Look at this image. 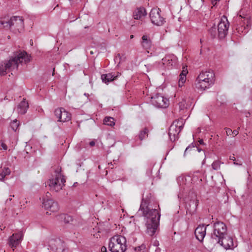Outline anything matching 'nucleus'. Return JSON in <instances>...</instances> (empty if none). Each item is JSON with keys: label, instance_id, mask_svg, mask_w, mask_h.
I'll list each match as a JSON object with an SVG mask.
<instances>
[{"label": "nucleus", "instance_id": "2f4dec72", "mask_svg": "<svg viewBox=\"0 0 252 252\" xmlns=\"http://www.w3.org/2000/svg\"><path fill=\"white\" fill-rule=\"evenodd\" d=\"M209 32L210 33L212 37L214 38L216 36L218 33L216 31V28L215 27H212L209 30Z\"/></svg>", "mask_w": 252, "mask_h": 252}, {"label": "nucleus", "instance_id": "c85d7f7f", "mask_svg": "<svg viewBox=\"0 0 252 252\" xmlns=\"http://www.w3.org/2000/svg\"><path fill=\"white\" fill-rule=\"evenodd\" d=\"M19 122L17 120H15L11 123L10 126L14 131H16L19 126Z\"/></svg>", "mask_w": 252, "mask_h": 252}, {"label": "nucleus", "instance_id": "473e14b6", "mask_svg": "<svg viewBox=\"0 0 252 252\" xmlns=\"http://www.w3.org/2000/svg\"><path fill=\"white\" fill-rule=\"evenodd\" d=\"M51 194L50 192H47L44 196L42 197V201L44 200V199H45V200H48V199H52L51 198Z\"/></svg>", "mask_w": 252, "mask_h": 252}, {"label": "nucleus", "instance_id": "f257e3e1", "mask_svg": "<svg viewBox=\"0 0 252 252\" xmlns=\"http://www.w3.org/2000/svg\"><path fill=\"white\" fill-rule=\"evenodd\" d=\"M149 198H143L139 211H141L142 216L146 219V233L149 235L152 236L155 234L158 226L160 215L157 209H150L149 208Z\"/></svg>", "mask_w": 252, "mask_h": 252}, {"label": "nucleus", "instance_id": "20e7f679", "mask_svg": "<svg viewBox=\"0 0 252 252\" xmlns=\"http://www.w3.org/2000/svg\"><path fill=\"white\" fill-rule=\"evenodd\" d=\"M126 247V240L124 236L117 235L110 239L109 249L111 252H125Z\"/></svg>", "mask_w": 252, "mask_h": 252}, {"label": "nucleus", "instance_id": "c9c22d12", "mask_svg": "<svg viewBox=\"0 0 252 252\" xmlns=\"http://www.w3.org/2000/svg\"><path fill=\"white\" fill-rule=\"evenodd\" d=\"M233 164L238 166H241L242 165V163L241 160L237 159L234 161Z\"/></svg>", "mask_w": 252, "mask_h": 252}, {"label": "nucleus", "instance_id": "1a4fd4ad", "mask_svg": "<svg viewBox=\"0 0 252 252\" xmlns=\"http://www.w3.org/2000/svg\"><path fill=\"white\" fill-rule=\"evenodd\" d=\"M161 10L158 8H153L150 13L152 23L156 26H162L165 22V19L160 15Z\"/></svg>", "mask_w": 252, "mask_h": 252}, {"label": "nucleus", "instance_id": "b1692460", "mask_svg": "<svg viewBox=\"0 0 252 252\" xmlns=\"http://www.w3.org/2000/svg\"><path fill=\"white\" fill-rule=\"evenodd\" d=\"M141 45L145 49H149L152 46V41L147 35H143L142 38Z\"/></svg>", "mask_w": 252, "mask_h": 252}, {"label": "nucleus", "instance_id": "f03ea898", "mask_svg": "<svg viewBox=\"0 0 252 252\" xmlns=\"http://www.w3.org/2000/svg\"><path fill=\"white\" fill-rule=\"evenodd\" d=\"M30 60V58L26 52L19 50L14 52L13 56L8 61L0 63V74L4 75L7 73V71L17 69L19 63H27Z\"/></svg>", "mask_w": 252, "mask_h": 252}, {"label": "nucleus", "instance_id": "79ce46f5", "mask_svg": "<svg viewBox=\"0 0 252 252\" xmlns=\"http://www.w3.org/2000/svg\"><path fill=\"white\" fill-rule=\"evenodd\" d=\"M101 252H107L106 248L104 246L101 247Z\"/></svg>", "mask_w": 252, "mask_h": 252}, {"label": "nucleus", "instance_id": "c03bdc74", "mask_svg": "<svg viewBox=\"0 0 252 252\" xmlns=\"http://www.w3.org/2000/svg\"><path fill=\"white\" fill-rule=\"evenodd\" d=\"M199 144H200V145H203V144H204V142H203V139H200V140H199Z\"/></svg>", "mask_w": 252, "mask_h": 252}, {"label": "nucleus", "instance_id": "09e8293b", "mask_svg": "<svg viewBox=\"0 0 252 252\" xmlns=\"http://www.w3.org/2000/svg\"><path fill=\"white\" fill-rule=\"evenodd\" d=\"M4 99H5V100H6H6H7V99H8V98H7V96H6L4 97Z\"/></svg>", "mask_w": 252, "mask_h": 252}, {"label": "nucleus", "instance_id": "f704fd0d", "mask_svg": "<svg viewBox=\"0 0 252 252\" xmlns=\"http://www.w3.org/2000/svg\"><path fill=\"white\" fill-rule=\"evenodd\" d=\"M185 102L183 101L179 103V107L181 110H183L185 108H186L185 106Z\"/></svg>", "mask_w": 252, "mask_h": 252}, {"label": "nucleus", "instance_id": "72a5a7b5", "mask_svg": "<svg viewBox=\"0 0 252 252\" xmlns=\"http://www.w3.org/2000/svg\"><path fill=\"white\" fill-rule=\"evenodd\" d=\"M225 129L226 130V133L227 135L229 136L232 134V130L230 128L225 127Z\"/></svg>", "mask_w": 252, "mask_h": 252}, {"label": "nucleus", "instance_id": "864d4df0", "mask_svg": "<svg viewBox=\"0 0 252 252\" xmlns=\"http://www.w3.org/2000/svg\"><path fill=\"white\" fill-rule=\"evenodd\" d=\"M8 38L9 39L10 38V36H8Z\"/></svg>", "mask_w": 252, "mask_h": 252}, {"label": "nucleus", "instance_id": "a18cd8bd", "mask_svg": "<svg viewBox=\"0 0 252 252\" xmlns=\"http://www.w3.org/2000/svg\"><path fill=\"white\" fill-rule=\"evenodd\" d=\"M84 95H86V96H89V94H86V93H85Z\"/></svg>", "mask_w": 252, "mask_h": 252}, {"label": "nucleus", "instance_id": "f8f14e48", "mask_svg": "<svg viewBox=\"0 0 252 252\" xmlns=\"http://www.w3.org/2000/svg\"><path fill=\"white\" fill-rule=\"evenodd\" d=\"M151 103L156 107L166 108L168 106V100L160 94H156L151 97Z\"/></svg>", "mask_w": 252, "mask_h": 252}, {"label": "nucleus", "instance_id": "7ed1b4c3", "mask_svg": "<svg viewBox=\"0 0 252 252\" xmlns=\"http://www.w3.org/2000/svg\"><path fill=\"white\" fill-rule=\"evenodd\" d=\"M215 74L213 71H202L195 81V87L200 91L210 88L215 83Z\"/></svg>", "mask_w": 252, "mask_h": 252}, {"label": "nucleus", "instance_id": "7c9ffc66", "mask_svg": "<svg viewBox=\"0 0 252 252\" xmlns=\"http://www.w3.org/2000/svg\"><path fill=\"white\" fill-rule=\"evenodd\" d=\"M125 60L126 57H122L120 54H118L114 59L115 62L119 61L118 65L120 64L122 62H124Z\"/></svg>", "mask_w": 252, "mask_h": 252}, {"label": "nucleus", "instance_id": "412c9836", "mask_svg": "<svg viewBox=\"0 0 252 252\" xmlns=\"http://www.w3.org/2000/svg\"><path fill=\"white\" fill-rule=\"evenodd\" d=\"M28 108L29 104L26 99H24L18 105L17 112L20 114H24L26 113Z\"/></svg>", "mask_w": 252, "mask_h": 252}, {"label": "nucleus", "instance_id": "cd10ccee", "mask_svg": "<svg viewBox=\"0 0 252 252\" xmlns=\"http://www.w3.org/2000/svg\"><path fill=\"white\" fill-rule=\"evenodd\" d=\"M11 173L10 169L8 167H4L0 173V180L2 181L5 177L7 175H9Z\"/></svg>", "mask_w": 252, "mask_h": 252}, {"label": "nucleus", "instance_id": "bb28decb", "mask_svg": "<svg viewBox=\"0 0 252 252\" xmlns=\"http://www.w3.org/2000/svg\"><path fill=\"white\" fill-rule=\"evenodd\" d=\"M148 132H149L148 129L147 127H145L143 130L140 131V132L138 135L139 139L140 140H142L144 139H145V138H146L147 137H148Z\"/></svg>", "mask_w": 252, "mask_h": 252}, {"label": "nucleus", "instance_id": "8fccbe9b", "mask_svg": "<svg viewBox=\"0 0 252 252\" xmlns=\"http://www.w3.org/2000/svg\"><path fill=\"white\" fill-rule=\"evenodd\" d=\"M240 17H241V19L244 18V17L242 16L241 15H240Z\"/></svg>", "mask_w": 252, "mask_h": 252}, {"label": "nucleus", "instance_id": "a211bd4d", "mask_svg": "<svg viewBox=\"0 0 252 252\" xmlns=\"http://www.w3.org/2000/svg\"><path fill=\"white\" fill-rule=\"evenodd\" d=\"M198 204V200H190L187 205V213L190 215H192L195 213Z\"/></svg>", "mask_w": 252, "mask_h": 252}, {"label": "nucleus", "instance_id": "4468645a", "mask_svg": "<svg viewBox=\"0 0 252 252\" xmlns=\"http://www.w3.org/2000/svg\"><path fill=\"white\" fill-rule=\"evenodd\" d=\"M23 233L21 232H19L17 233H14L9 237L8 238V245L9 247L14 250V248H16L19 245L23 238Z\"/></svg>", "mask_w": 252, "mask_h": 252}, {"label": "nucleus", "instance_id": "6ab92c4d", "mask_svg": "<svg viewBox=\"0 0 252 252\" xmlns=\"http://www.w3.org/2000/svg\"><path fill=\"white\" fill-rule=\"evenodd\" d=\"M147 14L145 8L141 7L136 9L133 12V17L135 19L141 20Z\"/></svg>", "mask_w": 252, "mask_h": 252}, {"label": "nucleus", "instance_id": "a19ab883", "mask_svg": "<svg viewBox=\"0 0 252 252\" xmlns=\"http://www.w3.org/2000/svg\"><path fill=\"white\" fill-rule=\"evenodd\" d=\"M229 159L231 160H233L234 161H235L236 160V158H235L234 155H233L232 156H230Z\"/></svg>", "mask_w": 252, "mask_h": 252}, {"label": "nucleus", "instance_id": "c756f323", "mask_svg": "<svg viewBox=\"0 0 252 252\" xmlns=\"http://www.w3.org/2000/svg\"><path fill=\"white\" fill-rule=\"evenodd\" d=\"M212 167L214 170H218L220 168V162L218 160L215 161L212 164Z\"/></svg>", "mask_w": 252, "mask_h": 252}, {"label": "nucleus", "instance_id": "a878e982", "mask_svg": "<svg viewBox=\"0 0 252 252\" xmlns=\"http://www.w3.org/2000/svg\"><path fill=\"white\" fill-rule=\"evenodd\" d=\"M104 124L113 126L115 125L114 119L113 118L111 117H106L104 118L103 121Z\"/></svg>", "mask_w": 252, "mask_h": 252}, {"label": "nucleus", "instance_id": "37998d69", "mask_svg": "<svg viewBox=\"0 0 252 252\" xmlns=\"http://www.w3.org/2000/svg\"><path fill=\"white\" fill-rule=\"evenodd\" d=\"M89 145L91 146V147H93L95 145V142L94 141H91L90 143H89Z\"/></svg>", "mask_w": 252, "mask_h": 252}, {"label": "nucleus", "instance_id": "9b49d317", "mask_svg": "<svg viewBox=\"0 0 252 252\" xmlns=\"http://www.w3.org/2000/svg\"><path fill=\"white\" fill-rule=\"evenodd\" d=\"M48 247L54 252H64L65 250L64 242L59 238L49 239Z\"/></svg>", "mask_w": 252, "mask_h": 252}, {"label": "nucleus", "instance_id": "603ef678", "mask_svg": "<svg viewBox=\"0 0 252 252\" xmlns=\"http://www.w3.org/2000/svg\"><path fill=\"white\" fill-rule=\"evenodd\" d=\"M90 53H91V54H93V51H91Z\"/></svg>", "mask_w": 252, "mask_h": 252}, {"label": "nucleus", "instance_id": "5701e85b", "mask_svg": "<svg viewBox=\"0 0 252 252\" xmlns=\"http://www.w3.org/2000/svg\"><path fill=\"white\" fill-rule=\"evenodd\" d=\"M119 74L118 75H115V74L111 73H108L106 74H102L101 75V79L103 82L105 83H108L110 82H111L118 77Z\"/></svg>", "mask_w": 252, "mask_h": 252}, {"label": "nucleus", "instance_id": "e433bc0d", "mask_svg": "<svg viewBox=\"0 0 252 252\" xmlns=\"http://www.w3.org/2000/svg\"><path fill=\"white\" fill-rule=\"evenodd\" d=\"M192 148H194V147L193 146L191 145H189L188 147H187L184 152V156H185L187 153Z\"/></svg>", "mask_w": 252, "mask_h": 252}, {"label": "nucleus", "instance_id": "6e6552de", "mask_svg": "<svg viewBox=\"0 0 252 252\" xmlns=\"http://www.w3.org/2000/svg\"><path fill=\"white\" fill-rule=\"evenodd\" d=\"M185 121L183 119L176 120L170 126L168 135L171 141H175L179 138V134L183 128Z\"/></svg>", "mask_w": 252, "mask_h": 252}, {"label": "nucleus", "instance_id": "3c124183", "mask_svg": "<svg viewBox=\"0 0 252 252\" xmlns=\"http://www.w3.org/2000/svg\"><path fill=\"white\" fill-rule=\"evenodd\" d=\"M54 69H55L54 68V69H53V72L52 75H54Z\"/></svg>", "mask_w": 252, "mask_h": 252}, {"label": "nucleus", "instance_id": "423d86ee", "mask_svg": "<svg viewBox=\"0 0 252 252\" xmlns=\"http://www.w3.org/2000/svg\"><path fill=\"white\" fill-rule=\"evenodd\" d=\"M227 227L225 223L221 221H217L213 224V231L211 234V239L214 242H219L220 240L226 236Z\"/></svg>", "mask_w": 252, "mask_h": 252}, {"label": "nucleus", "instance_id": "39448f33", "mask_svg": "<svg viewBox=\"0 0 252 252\" xmlns=\"http://www.w3.org/2000/svg\"><path fill=\"white\" fill-rule=\"evenodd\" d=\"M61 172V169L56 170L54 175L49 179L47 183L50 190L58 192L61 190L64 185L65 179Z\"/></svg>", "mask_w": 252, "mask_h": 252}, {"label": "nucleus", "instance_id": "393cba45", "mask_svg": "<svg viewBox=\"0 0 252 252\" xmlns=\"http://www.w3.org/2000/svg\"><path fill=\"white\" fill-rule=\"evenodd\" d=\"M61 219L65 223H70L75 225L77 224V220H74L71 216L67 214H63L61 216Z\"/></svg>", "mask_w": 252, "mask_h": 252}, {"label": "nucleus", "instance_id": "49530a36", "mask_svg": "<svg viewBox=\"0 0 252 252\" xmlns=\"http://www.w3.org/2000/svg\"><path fill=\"white\" fill-rule=\"evenodd\" d=\"M11 200H12V198H9L7 200V201L8 200L11 201Z\"/></svg>", "mask_w": 252, "mask_h": 252}, {"label": "nucleus", "instance_id": "4be33fe9", "mask_svg": "<svg viewBox=\"0 0 252 252\" xmlns=\"http://www.w3.org/2000/svg\"><path fill=\"white\" fill-rule=\"evenodd\" d=\"M188 73V71L187 69V67L184 66L183 67V70L179 75L180 78L178 81L179 87H182L184 85L187 79L186 75Z\"/></svg>", "mask_w": 252, "mask_h": 252}, {"label": "nucleus", "instance_id": "2eb2a0df", "mask_svg": "<svg viewBox=\"0 0 252 252\" xmlns=\"http://www.w3.org/2000/svg\"><path fill=\"white\" fill-rule=\"evenodd\" d=\"M213 243L220 244L226 250L232 249L234 247L232 237L227 234L223 236V238H221L219 242H214Z\"/></svg>", "mask_w": 252, "mask_h": 252}, {"label": "nucleus", "instance_id": "5fc2aeb1", "mask_svg": "<svg viewBox=\"0 0 252 252\" xmlns=\"http://www.w3.org/2000/svg\"><path fill=\"white\" fill-rule=\"evenodd\" d=\"M198 151L200 152V149H198Z\"/></svg>", "mask_w": 252, "mask_h": 252}, {"label": "nucleus", "instance_id": "4c0bfd02", "mask_svg": "<svg viewBox=\"0 0 252 252\" xmlns=\"http://www.w3.org/2000/svg\"><path fill=\"white\" fill-rule=\"evenodd\" d=\"M1 146L2 147V148L4 150H6L7 149V145L4 143L3 142H1Z\"/></svg>", "mask_w": 252, "mask_h": 252}, {"label": "nucleus", "instance_id": "aec40b11", "mask_svg": "<svg viewBox=\"0 0 252 252\" xmlns=\"http://www.w3.org/2000/svg\"><path fill=\"white\" fill-rule=\"evenodd\" d=\"M162 63L168 66H171L176 63V57L174 55L166 56L162 60Z\"/></svg>", "mask_w": 252, "mask_h": 252}, {"label": "nucleus", "instance_id": "ddd939ff", "mask_svg": "<svg viewBox=\"0 0 252 252\" xmlns=\"http://www.w3.org/2000/svg\"><path fill=\"white\" fill-rule=\"evenodd\" d=\"M54 114L56 118L58 119V122H65L71 119V114L62 107L56 109Z\"/></svg>", "mask_w": 252, "mask_h": 252}, {"label": "nucleus", "instance_id": "ea45409f", "mask_svg": "<svg viewBox=\"0 0 252 252\" xmlns=\"http://www.w3.org/2000/svg\"><path fill=\"white\" fill-rule=\"evenodd\" d=\"M238 129H240V127H238L237 129H235L233 131H232V134H234L235 135H238L239 133Z\"/></svg>", "mask_w": 252, "mask_h": 252}, {"label": "nucleus", "instance_id": "de8ad7c7", "mask_svg": "<svg viewBox=\"0 0 252 252\" xmlns=\"http://www.w3.org/2000/svg\"><path fill=\"white\" fill-rule=\"evenodd\" d=\"M134 36L133 35H130V38H133Z\"/></svg>", "mask_w": 252, "mask_h": 252}, {"label": "nucleus", "instance_id": "58836bf2", "mask_svg": "<svg viewBox=\"0 0 252 252\" xmlns=\"http://www.w3.org/2000/svg\"><path fill=\"white\" fill-rule=\"evenodd\" d=\"M5 23V21H2V20L0 21V28L2 27L3 28H5V24H4Z\"/></svg>", "mask_w": 252, "mask_h": 252}, {"label": "nucleus", "instance_id": "6e6d98bb", "mask_svg": "<svg viewBox=\"0 0 252 252\" xmlns=\"http://www.w3.org/2000/svg\"><path fill=\"white\" fill-rule=\"evenodd\" d=\"M10 196H12V195H10ZM12 197H14V195H12Z\"/></svg>", "mask_w": 252, "mask_h": 252}, {"label": "nucleus", "instance_id": "0eeeda50", "mask_svg": "<svg viewBox=\"0 0 252 252\" xmlns=\"http://www.w3.org/2000/svg\"><path fill=\"white\" fill-rule=\"evenodd\" d=\"M5 29H10L14 32H20L24 27V19L20 16H13L5 21Z\"/></svg>", "mask_w": 252, "mask_h": 252}, {"label": "nucleus", "instance_id": "dca6fc26", "mask_svg": "<svg viewBox=\"0 0 252 252\" xmlns=\"http://www.w3.org/2000/svg\"><path fill=\"white\" fill-rule=\"evenodd\" d=\"M42 204L46 209L49 210L52 212H56L59 209L58 204L53 199L45 200L44 198L43 200Z\"/></svg>", "mask_w": 252, "mask_h": 252}, {"label": "nucleus", "instance_id": "f3484780", "mask_svg": "<svg viewBox=\"0 0 252 252\" xmlns=\"http://www.w3.org/2000/svg\"><path fill=\"white\" fill-rule=\"evenodd\" d=\"M206 234V227L202 225H199L195 229L194 234L196 238L200 242H202Z\"/></svg>", "mask_w": 252, "mask_h": 252}, {"label": "nucleus", "instance_id": "9d476101", "mask_svg": "<svg viewBox=\"0 0 252 252\" xmlns=\"http://www.w3.org/2000/svg\"><path fill=\"white\" fill-rule=\"evenodd\" d=\"M229 24L225 16H223L218 25V35L220 38H223L228 32Z\"/></svg>", "mask_w": 252, "mask_h": 252}]
</instances>
